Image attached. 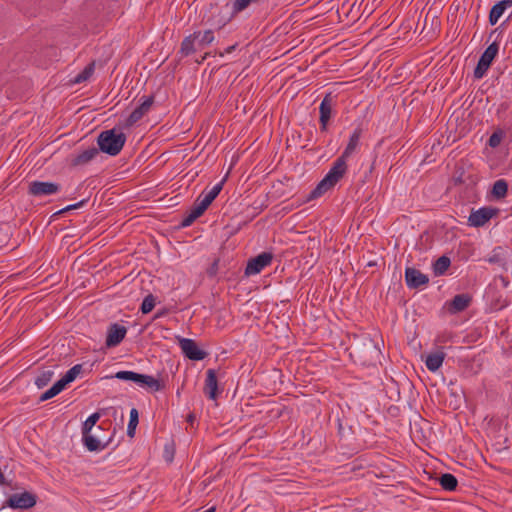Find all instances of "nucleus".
Masks as SVG:
<instances>
[{
  "label": "nucleus",
  "instance_id": "473e14b6",
  "mask_svg": "<svg viewBox=\"0 0 512 512\" xmlns=\"http://www.w3.org/2000/svg\"><path fill=\"white\" fill-rule=\"evenodd\" d=\"M209 206L201 201L199 198L196 199L194 205L191 207L190 212L198 218L200 217Z\"/></svg>",
  "mask_w": 512,
  "mask_h": 512
},
{
  "label": "nucleus",
  "instance_id": "7ed1b4c3",
  "mask_svg": "<svg viewBox=\"0 0 512 512\" xmlns=\"http://www.w3.org/2000/svg\"><path fill=\"white\" fill-rule=\"evenodd\" d=\"M114 377L119 380L132 381L139 387L152 392H157L163 389V385L160 381L151 375L140 374L134 371H118Z\"/></svg>",
  "mask_w": 512,
  "mask_h": 512
},
{
  "label": "nucleus",
  "instance_id": "72a5a7b5",
  "mask_svg": "<svg viewBox=\"0 0 512 512\" xmlns=\"http://www.w3.org/2000/svg\"><path fill=\"white\" fill-rule=\"evenodd\" d=\"M81 371L82 365L76 364L65 373L64 377L71 383L76 379V377L81 373Z\"/></svg>",
  "mask_w": 512,
  "mask_h": 512
},
{
  "label": "nucleus",
  "instance_id": "4c0bfd02",
  "mask_svg": "<svg viewBox=\"0 0 512 512\" xmlns=\"http://www.w3.org/2000/svg\"><path fill=\"white\" fill-rule=\"evenodd\" d=\"M197 218L189 211V213L183 218L181 222L182 227L190 226Z\"/></svg>",
  "mask_w": 512,
  "mask_h": 512
},
{
  "label": "nucleus",
  "instance_id": "4468645a",
  "mask_svg": "<svg viewBox=\"0 0 512 512\" xmlns=\"http://www.w3.org/2000/svg\"><path fill=\"white\" fill-rule=\"evenodd\" d=\"M99 154V150L96 147H90L78 153H74L70 156L71 166H83L92 161Z\"/></svg>",
  "mask_w": 512,
  "mask_h": 512
},
{
  "label": "nucleus",
  "instance_id": "ddd939ff",
  "mask_svg": "<svg viewBox=\"0 0 512 512\" xmlns=\"http://www.w3.org/2000/svg\"><path fill=\"white\" fill-rule=\"evenodd\" d=\"M127 333L126 327L117 323L111 324L107 331L106 346L115 347L119 345L125 338Z\"/></svg>",
  "mask_w": 512,
  "mask_h": 512
},
{
  "label": "nucleus",
  "instance_id": "2eb2a0df",
  "mask_svg": "<svg viewBox=\"0 0 512 512\" xmlns=\"http://www.w3.org/2000/svg\"><path fill=\"white\" fill-rule=\"evenodd\" d=\"M217 390L218 381L216 371L213 369H208L206 371L204 393L209 399L215 400L217 398Z\"/></svg>",
  "mask_w": 512,
  "mask_h": 512
},
{
  "label": "nucleus",
  "instance_id": "c9c22d12",
  "mask_svg": "<svg viewBox=\"0 0 512 512\" xmlns=\"http://www.w3.org/2000/svg\"><path fill=\"white\" fill-rule=\"evenodd\" d=\"M70 382L63 376L51 387L54 392L58 395L61 391H63Z\"/></svg>",
  "mask_w": 512,
  "mask_h": 512
},
{
  "label": "nucleus",
  "instance_id": "cd10ccee",
  "mask_svg": "<svg viewBox=\"0 0 512 512\" xmlns=\"http://www.w3.org/2000/svg\"><path fill=\"white\" fill-rule=\"evenodd\" d=\"M139 422V414L136 408H132L130 411V419L127 427V435L134 437L135 430Z\"/></svg>",
  "mask_w": 512,
  "mask_h": 512
},
{
  "label": "nucleus",
  "instance_id": "39448f33",
  "mask_svg": "<svg viewBox=\"0 0 512 512\" xmlns=\"http://www.w3.org/2000/svg\"><path fill=\"white\" fill-rule=\"evenodd\" d=\"M61 186L55 182L32 181L29 184L28 193L34 197H44L57 194Z\"/></svg>",
  "mask_w": 512,
  "mask_h": 512
},
{
  "label": "nucleus",
  "instance_id": "f3484780",
  "mask_svg": "<svg viewBox=\"0 0 512 512\" xmlns=\"http://www.w3.org/2000/svg\"><path fill=\"white\" fill-rule=\"evenodd\" d=\"M512 7V0H502L496 3L490 10L489 23L495 25L507 8Z\"/></svg>",
  "mask_w": 512,
  "mask_h": 512
},
{
  "label": "nucleus",
  "instance_id": "1a4fd4ad",
  "mask_svg": "<svg viewBox=\"0 0 512 512\" xmlns=\"http://www.w3.org/2000/svg\"><path fill=\"white\" fill-rule=\"evenodd\" d=\"M497 214V209L491 207H481L473 210L468 217V224L472 227L484 226L493 216Z\"/></svg>",
  "mask_w": 512,
  "mask_h": 512
},
{
  "label": "nucleus",
  "instance_id": "c85d7f7f",
  "mask_svg": "<svg viewBox=\"0 0 512 512\" xmlns=\"http://www.w3.org/2000/svg\"><path fill=\"white\" fill-rule=\"evenodd\" d=\"M54 372L52 370L42 371L35 379V385L38 388L45 387L53 378Z\"/></svg>",
  "mask_w": 512,
  "mask_h": 512
},
{
  "label": "nucleus",
  "instance_id": "f704fd0d",
  "mask_svg": "<svg viewBox=\"0 0 512 512\" xmlns=\"http://www.w3.org/2000/svg\"><path fill=\"white\" fill-rule=\"evenodd\" d=\"M85 203H86V200H81V201H79L78 203H75V204H72V205H68V206H66L65 208L60 209L59 211L55 212V213L53 214V217H56V216H58V215H61V214L65 213V212H68V211H70V210H74V209L80 208V207H82Z\"/></svg>",
  "mask_w": 512,
  "mask_h": 512
},
{
  "label": "nucleus",
  "instance_id": "9b49d317",
  "mask_svg": "<svg viewBox=\"0 0 512 512\" xmlns=\"http://www.w3.org/2000/svg\"><path fill=\"white\" fill-rule=\"evenodd\" d=\"M334 97L331 93H327L320 106H319V113H320V129L321 131H326L327 124L331 118L332 114V108H333V101Z\"/></svg>",
  "mask_w": 512,
  "mask_h": 512
},
{
  "label": "nucleus",
  "instance_id": "b1692460",
  "mask_svg": "<svg viewBox=\"0 0 512 512\" xmlns=\"http://www.w3.org/2000/svg\"><path fill=\"white\" fill-rule=\"evenodd\" d=\"M451 260L449 257L443 255L439 257L433 264V272L436 276L444 275L450 267Z\"/></svg>",
  "mask_w": 512,
  "mask_h": 512
},
{
  "label": "nucleus",
  "instance_id": "7c9ffc66",
  "mask_svg": "<svg viewBox=\"0 0 512 512\" xmlns=\"http://www.w3.org/2000/svg\"><path fill=\"white\" fill-rule=\"evenodd\" d=\"M156 305V297L152 294H148L142 301L140 310L143 314L150 313Z\"/></svg>",
  "mask_w": 512,
  "mask_h": 512
},
{
  "label": "nucleus",
  "instance_id": "a18cd8bd",
  "mask_svg": "<svg viewBox=\"0 0 512 512\" xmlns=\"http://www.w3.org/2000/svg\"><path fill=\"white\" fill-rule=\"evenodd\" d=\"M504 286L508 285V282H506L504 279H502Z\"/></svg>",
  "mask_w": 512,
  "mask_h": 512
},
{
  "label": "nucleus",
  "instance_id": "4be33fe9",
  "mask_svg": "<svg viewBox=\"0 0 512 512\" xmlns=\"http://www.w3.org/2000/svg\"><path fill=\"white\" fill-rule=\"evenodd\" d=\"M224 182L225 179L214 185L210 191L203 192L198 198L209 206L221 192Z\"/></svg>",
  "mask_w": 512,
  "mask_h": 512
},
{
  "label": "nucleus",
  "instance_id": "a211bd4d",
  "mask_svg": "<svg viewBox=\"0 0 512 512\" xmlns=\"http://www.w3.org/2000/svg\"><path fill=\"white\" fill-rule=\"evenodd\" d=\"M82 441L84 446L91 452L104 450L108 442H102L92 433L82 434Z\"/></svg>",
  "mask_w": 512,
  "mask_h": 512
},
{
  "label": "nucleus",
  "instance_id": "79ce46f5",
  "mask_svg": "<svg viewBox=\"0 0 512 512\" xmlns=\"http://www.w3.org/2000/svg\"><path fill=\"white\" fill-rule=\"evenodd\" d=\"M235 47H236V45L229 46L228 48H226L225 52L226 53H231L232 51L235 50Z\"/></svg>",
  "mask_w": 512,
  "mask_h": 512
},
{
  "label": "nucleus",
  "instance_id": "f257e3e1",
  "mask_svg": "<svg viewBox=\"0 0 512 512\" xmlns=\"http://www.w3.org/2000/svg\"><path fill=\"white\" fill-rule=\"evenodd\" d=\"M346 158L339 156L325 177L311 191L309 199H316L333 188L344 176L347 170Z\"/></svg>",
  "mask_w": 512,
  "mask_h": 512
},
{
  "label": "nucleus",
  "instance_id": "423d86ee",
  "mask_svg": "<svg viewBox=\"0 0 512 512\" xmlns=\"http://www.w3.org/2000/svg\"><path fill=\"white\" fill-rule=\"evenodd\" d=\"M178 342L182 353L190 360L201 361L207 356V353L201 350L192 339L180 337Z\"/></svg>",
  "mask_w": 512,
  "mask_h": 512
},
{
  "label": "nucleus",
  "instance_id": "aec40b11",
  "mask_svg": "<svg viewBox=\"0 0 512 512\" xmlns=\"http://www.w3.org/2000/svg\"><path fill=\"white\" fill-rule=\"evenodd\" d=\"M197 37L198 34H190L183 39L179 51L182 56H189L199 50L196 43Z\"/></svg>",
  "mask_w": 512,
  "mask_h": 512
},
{
  "label": "nucleus",
  "instance_id": "e433bc0d",
  "mask_svg": "<svg viewBox=\"0 0 512 512\" xmlns=\"http://www.w3.org/2000/svg\"><path fill=\"white\" fill-rule=\"evenodd\" d=\"M501 139H502L501 134L496 133V132H495V133H493V134L490 136L489 141H488L489 146H490V147H492V148L497 147V146L500 144Z\"/></svg>",
  "mask_w": 512,
  "mask_h": 512
},
{
  "label": "nucleus",
  "instance_id": "9d476101",
  "mask_svg": "<svg viewBox=\"0 0 512 512\" xmlns=\"http://www.w3.org/2000/svg\"><path fill=\"white\" fill-rule=\"evenodd\" d=\"M405 282L409 288L417 289L428 284L429 278L420 270L408 267L405 270Z\"/></svg>",
  "mask_w": 512,
  "mask_h": 512
},
{
  "label": "nucleus",
  "instance_id": "20e7f679",
  "mask_svg": "<svg viewBox=\"0 0 512 512\" xmlns=\"http://www.w3.org/2000/svg\"><path fill=\"white\" fill-rule=\"evenodd\" d=\"M499 51V44L497 42L491 43L481 55L477 66L474 70V77L476 79H481L489 67L491 66L494 58L497 56Z\"/></svg>",
  "mask_w": 512,
  "mask_h": 512
},
{
  "label": "nucleus",
  "instance_id": "a878e982",
  "mask_svg": "<svg viewBox=\"0 0 512 512\" xmlns=\"http://www.w3.org/2000/svg\"><path fill=\"white\" fill-rule=\"evenodd\" d=\"M507 191H508V183L503 179L497 180L494 183L493 188H492V194L497 199H501V198L505 197L507 194Z\"/></svg>",
  "mask_w": 512,
  "mask_h": 512
},
{
  "label": "nucleus",
  "instance_id": "412c9836",
  "mask_svg": "<svg viewBox=\"0 0 512 512\" xmlns=\"http://www.w3.org/2000/svg\"><path fill=\"white\" fill-rule=\"evenodd\" d=\"M444 359L445 353L443 351L430 353L425 361L427 369L431 372L437 371L442 366Z\"/></svg>",
  "mask_w": 512,
  "mask_h": 512
},
{
  "label": "nucleus",
  "instance_id": "ea45409f",
  "mask_svg": "<svg viewBox=\"0 0 512 512\" xmlns=\"http://www.w3.org/2000/svg\"><path fill=\"white\" fill-rule=\"evenodd\" d=\"M487 261L492 264H499V265L503 264V260L501 259V257L498 254H493L492 256L488 257Z\"/></svg>",
  "mask_w": 512,
  "mask_h": 512
},
{
  "label": "nucleus",
  "instance_id": "58836bf2",
  "mask_svg": "<svg viewBox=\"0 0 512 512\" xmlns=\"http://www.w3.org/2000/svg\"><path fill=\"white\" fill-rule=\"evenodd\" d=\"M57 394L54 392V390L52 388H49L47 391H45L41 396H40V401L43 402V401H46V400H49L53 397H55Z\"/></svg>",
  "mask_w": 512,
  "mask_h": 512
},
{
  "label": "nucleus",
  "instance_id": "c03bdc74",
  "mask_svg": "<svg viewBox=\"0 0 512 512\" xmlns=\"http://www.w3.org/2000/svg\"><path fill=\"white\" fill-rule=\"evenodd\" d=\"M203 512H215V507H211Z\"/></svg>",
  "mask_w": 512,
  "mask_h": 512
},
{
  "label": "nucleus",
  "instance_id": "a19ab883",
  "mask_svg": "<svg viewBox=\"0 0 512 512\" xmlns=\"http://www.w3.org/2000/svg\"><path fill=\"white\" fill-rule=\"evenodd\" d=\"M167 313H168V310H167V309H165V308H164V309H161V310H158V311L155 313V315H154V317H153V320H156V319L162 318V317L166 316V315H167Z\"/></svg>",
  "mask_w": 512,
  "mask_h": 512
},
{
  "label": "nucleus",
  "instance_id": "6ab92c4d",
  "mask_svg": "<svg viewBox=\"0 0 512 512\" xmlns=\"http://www.w3.org/2000/svg\"><path fill=\"white\" fill-rule=\"evenodd\" d=\"M361 134H362V128L361 127L355 128V130L352 132V134L349 138V141H348L344 151L341 154L342 157L347 159L355 152L356 148L359 145Z\"/></svg>",
  "mask_w": 512,
  "mask_h": 512
},
{
  "label": "nucleus",
  "instance_id": "f03ea898",
  "mask_svg": "<svg viewBox=\"0 0 512 512\" xmlns=\"http://www.w3.org/2000/svg\"><path fill=\"white\" fill-rule=\"evenodd\" d=\"M126 142V135L115 128L102 131L97 138L100 151L110 156L118 155Z\"/></svg>",
  "mask_w": 512,
  "mask_h": 512
},
{
  "label": "nucleus",
  "instance_id": "c756f323",
  "mask_svg": "<svg viewBox=\"0 0 512 512\" xmlns=\"http://www.w3.org/2000/svg\"><path fill=\"white\" fill-rule=\"evenodd\" d=\"M99 419H100V414L98 412L91 414L86 419V421L83 423L82 434L92 433V429Z\"/></svg>",
  "mask_w": 512,
  "mask_h": 512
},
{
  "label": "nucleus",
  "instance_id": "f8f14e48",
  "mask_svg": "<svg viewBox=\"0 0 512 512\" xmlns=\"http://www.w3.org/2000/svg\"><path fill=\"white\" fill-rule=\"evenodd\" d=\"M143 101L131 112L127 119V125L132 126L138 122L152 107L154 103L153 96H147L142 98Z\"/></svg>",
  "mask_w": 512,
  "mask_h": 512
},
{
  "label": "nucleus",
  "instance_id": "dca6fc26",
  "mask_svg": "<svg viewBox=\"0 0 512 512\" xmlns=\"http://www.w3.org/2000/svg\"><path fill=\"white\" fill-rule=\"evenodd\" d=\"M472 297L468 294H457L448 304V311L456 314L464 311L471 303Z\"/></svg>",
  "mask_w": 512,
  "mask_h": 512
},
{
  "label": "nucleus",
  "instance_id": "37998d69",
  "mask_svg": "<svg viewBox=\"0 0 512 512\" xmlns=\"http://www.w3.org/2000/svg\"><path fill=\"white\" fill-rule=\"evenodd\" d=\"M193 420H194V416L193 415H188L187 421L188 422H193Z\"/></svg>",
  "mask_w": 512,
  "mask_h": 512
},
{
  "label": "nucleus",
  "instance_id": "0eeeda50",
  "mask_svg": "<svg viewBox=\"0 0 512 512\" xmlns=\"http://www.w3.org/2000/svg\"><path fill=\"white\" fill-rule=\"evenodd\" d=\"M273 255L270 252H263L256 257L250 259L245 268L247 276L260 273L265 267L271 264Z\"/></svg>",
  "mask_w": 512,
  "mask_h": 512
},
{
  "label": "nucleus",
  "instance_id": "49530a36",
  "mask_svg": "<svg viewBox=\"0 0 512 512\" xmlns=\"http://www.w3.org/2000/svg\"><path fill=\"white\" fill-rule=\"evenodd\" d=\"M166 459H167V461H171L172 460V456L167 457Z\"/></svg>",
  "mask_w": 512,
  "mask_h": 512
},
{
  "label": "nucleus",
  "instance_id": "bb28decb",
  "mask_svg": "<svg viewBox=\"0 0 512 512\" xmlns=\"http://www.w3.org/2000/svg\"><path fill=\"white\" fill-rule=\"evenodd\" d=\"M94 69H95V64L94 62L88 64L82 72H80L77 76H75V78L73 79V83L74 84H79V83H82V82H85L87 81L93 74L94 72Z\"/></svg>",
  "mask_w": 512,
  "mask_h": 512
},
{
  "label": "nucleus",
  "instance_id": "5701e85b",
  "mask_svg": "<svg viewBox=\"0 0 512 512\" xmlns=\"http://www.w3.org/2000/svg\"><path fill=\"white\" fill-rule=\"evenodd\" d=\"M193 34H198L196 43L199 50L205 48L214 41V33L212 30H206L204 32L196 31Z\"/></svg>",
  "mask_w": 512,
  "mask_h": 512
},
{
  "label": "nucleus",
  "instance_id": "6e6552de",
  "mask_svg": "<svg viewBox=\"0 0 512 512\" xmlns=\"http://www.w3.org/2000/svg\"><path fill=\"white\" fill-rule=\"evenodd\" d=\"M36 496L30 492H22L11 495L7 505L13 509H29L36 504Z\"/></svg>",
  "mask_w": 512,
  "mask_h": 512
},
{
  "label": "nucleus",
  "instance_id": "2f4dec72",
  "mask_svg": "<svg viewBox=\"0 0 512 512\" xmlns=\"http://www.w3.org/2000/svg\"><path fill=\"white\" fill-rule=\"evenodd\" d=\"M259 0H234L232 6L233 14H238L249 7L250 4L256 3Z\"/></svg>",
  "mask_w": 512,
  "mask_h": 512
},
{
  "label": "nucleus",
  "instance_id": "393cba45",
  "mask_svg": "<svg viewBox=\"0 0 512 512\" xmlns=\"http://www.w3.org/2000/svg\"><path fill=\"white\" fill-rule=\"evenodd\" d=\"M439 484L447 491H454L458 485V481L454 475L445 473L440 476Z\"/></svg>",
  "mask_w": 512,
  "mask_h": 512
}]
</instances>
